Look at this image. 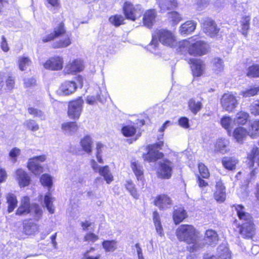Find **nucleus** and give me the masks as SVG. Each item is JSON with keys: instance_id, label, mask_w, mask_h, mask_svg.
<instances>
[{"instance_id": "nucleus-44", "label": "nucleus", "mask_w": 259, "mask_h": 259, "mask_svg": "<svg viewBox=\"0 0 259 259\" xmlns=\"http://www.w3.org/2000/svg\"><path fill=\"white\" fill-rule=\"evenodd\" d=\"M237 160L233 157H224L222 159V164L223 166L227 169L233 170L235 169Z\"/></svg>"}, {"instance_id": "nucleus-17", "label": "nucleus", "mask_w": 259, "mask_h": 259, "mask_svg": "<svg viewBox=\"0 0 259 259\" xmlns=\"http://www.w3.org/2000/svg\"><path fill=\"white\" fill-rule=\"evenodd\" d=\"M190 63L192 65V73L195 76H201L204 70L205 64L200 59H191Z\"/></svg>"}, {"instance_id": "nucleus-20", "label": "nucleus", "mask_w": 259, "mask_h": 259, "mask_svg": "<svg viewBox=\"0 0 259 259\" xmlns=\"http://www.w3.org/2000/svg\"><path fill=\"white\" fill-rule=\"evenodd\" d=\"M30 206L29 198L28 196L23 197L21 200L19 207L16 210V214L19 215H26L29 213Z\"/></svg>"}, {"instance_id": "nucleus-12", "label": "nucleus", "mask_w": 259, "mask_h": 259, "mask_svg": "<svg viewBox=\"0 0 259 259\" xmlns=\"http://www.w3.org/2000/svg\"><path fill=\"white\" fill-rule=\"evenodd\" d=\"M202 27L203 32L210 37L215 36L220 30L215 23L209 18L203 20L202 23Z\"/></svg>"}, {"instance_id": "nucleus-55", "label": "nucleus", "mask_w": 259, "mask_h": 259, "mask_svg": "<svg viewBox=\"0 0 259 259\" xmlns=\"http://www.w3.org/2000/svg\"><path fill=\"white\" fill-rule=\"evenodd\" d=\"M121 132L125 137H131L135 134L136 129L133 126L126 125L122 127Z\"/></svg>"}, {"instance_id": "nucleus-29", "label": "nucleus", "mask_w": 259, "mask_h": 259, "mask_svg": "<svg viewBox=\"0 0 259 259\" xmlns=\"http://www.w3.org/2000/svg\"><path fill=\"white\" fill-rule=\"evenodd\" d=\"M158 3L161 10L163 11L175 9L178 6L176 0H158Z\"/></svg>"}, {"instance_id": "nucleus-35", "label": "nucleus", "mask_w": 259, "mask_h": 259, "mask_svg": "<svg viewBox=\"0 0 259 259\" xmlns=\"http://www.w3.org/2000/svg\"><path fill=\"white\" fill-rule=\"evenodd\" d=\"M218 259H231L229 249L224 244L220 245L217 249Z\"/></svg>"}, {"instance_id": "nucleus-50", "label": "nucleus", "mask_w": 259, "mask_h": 259, "mask_svg": "<svg viewBox=\"0 0 259 259\" xmlns=\"http://www.w3.org/2000/svg\"><path fill=\"white\" fill-rule=\"evenodd\" d=\"M202 104L199 101H195L191 99L189 102V108L190 110L195 114H196L201 108Z\"/></svg>"}, {"instance_id": "nucleus-2", "label": "nucleus", "mask_w": 259, "mask_h": 259, "mask_svg": "<svg viewBox=\"0 0 259 259\" xmlns=\"http://www.w3.org/2000/svg\"><path fill=\"white\" fill-rule=\"evenodd\" d=\"M176 235L179 241L192 244V251L202 247L197 241V232L192 225H181L176 230Z\"/></svg>"}, {"instance_id": "nucleus-3", "label": "nucleus", "mask_w": 259, "mask_h": 259, "mask_svg": "<svg viewBox=\"0 0 259 259\" xmlns=\"http://www.w3.org/2000/svg\"><path fill=\"white\" fill-rule=\"evenodd\" d=\"M158 40L162 45L171 48L177 44L176 37L171 31L165 29L159 30L152 35V39L148 46L150 51L157 49L159 45Z\"/></svg>"}, {"instance_id": "nucleus-62", "label": "nucleus", "mask_w": 259, "mask_h": 259, "mask_svg": "<svg viewBox=\"0 0 259 259\" xmlns=\"http://www.w3.org/2000/svg\"><path fill=\"white\" fill-rule=\"evenodd\" d=\"M94 250V249L93 248H92L90 250L87 251L84 254V258L85 259H99L100 258V254H97L95 255H93L91 254V253L92 251Z\"/></svg>"}, {"instance_id": "nucleus-14", "label": "nucleus", "mask_w": 259, "mask_h": 259, "mask_svg": "<svg viewBox=\"0 0 259 259\" xmlns=\"http://www.w3.org/2000/svg\"><path fill=\"white\" fill-rule=\"evenodd\" d=\"M239 232L244 238H252L255 233V228L253 223H243L240 226Z\"/></svg>"}, {"instance_id": "nucleus-4", "label": "nucleus", "mask_w": 259, "mask_h": 259, "mask_svg": "<svg viewBox=\"0 0 259 259\" xmlns=\"http://www.w3.org/2000/svg\"><path fill=\"white\" fill-rule=\"evenodd\" d=\"M40 181L44 186L49 188V192L44 198V204L49 212L53 213L54 212V207L53 204L54 198L52 197L50 192V189L53 184L52 178L48 174H44L41 177Z\"/></svg>"}, {"instance_id": "nucleus-61", "label": "nucleus", "mask_w": 259, "mask_h": 259, "mask_svg": "<svg viewBox=\"0 0 259 259\" xmlns=\"http://www.w3.org/2000/svg\"><path fill=\"white\" fill-rule=\"evenodd\" d=\"M251 113L254 115H259V100L254 102L250 106Z\"/></svg>"}, {"instance_id": "nucleus-46", "label": "nucleus", "mask_w": 259, "mask_h": 259, "mask_svg": "<svg viewBox=\"0 0 259 259\" xmlns=\"http://www.w3.org/2000/svg\"><path fill=\"white\" fill-rule=\"evenodd\" d=\"M102 246L106 251L113 252L117 249V242L115 240L104 241Z\"/></svg>"}, {"instance_id": "nucleus-48", "label": "nucleus", "mask_w": 259, "mask_h": 259, "mask_svg": "<svg viewBox=\"0 0 259 259\" xmlns=\"http://www.w3.org/2000/svg\"><path fill=\"white\" fill-rule=\"evenodd\" d=\"M259 92V87H253L250 89H246L241 92V95L243 97L246 98L251 97L257 95Z\"/></svg>"}, {"instance_id": "nucleus-64", "label": "nucleus", "mask_w": 259, "mask_h": 259, "mask_svg": "<svg viewBox=\"0 0 259 259\" xmlns=\"http://www.w3.org/2000/svg\"><path fill=\"white\" fill-rule=\"evenodd\" d=\"M98 101L97 96H88L86 98L87 103L91 105H95L97 104Z\"/></svg>"}, {"instance_id": "nucleus-51", "label": "nucleus", "mask_w": 259, "mask_h": 259, "mask_svg": "<svg viewBox=\"0 0 259 259\" xmlns=\"http://www.w3.org/2000/svg\"><path fill=\"white\" fill-rule=\"evenodd\" d=\"M232 122L231 118L229 116H225L222 118L220 123L221 125L227 130L229 134L230 133L232 127L231 124Z\"/></svg>"}, {"instance_id": "nucleus-25", "label": "nucleus", "mask_w": 259, "mask_h": 259, "mask_svg": "<svg viewBox=\"0 0 259 259\" xmlns=\"http://www.w3.org/2000/svg\"><path fill=\"white\" fill-rule=\"evenodd\" d=\"M235 209L239 219L241 220L243 223L252 222V217L248 213L244 211V207L242 205H237L235 206Z\"/></svg>"}, {"instance_id": "nucleus-11", "label": "nucleus", "mask_w": 259, "mask_h": 259, "mask_svg": "<svg viewBox=\"0 0 259 259\" xmlns=\"http://www.w3.org/2000/svg\"><path fill=\"white\" fill-rule=\"evenodd\" d=\"M64 60L62 57L56 56L50 58L44 64V67L53 71H58L62 69Z\"/></svg>"}, {"instance_id": "nucleus-60", "label": "nucleus", "mask_w": 259, "mask_h": 259, "mask_svg": "<svg viewBox=\"0 0 259 259\" xmlns=\"http://www.w3.org/2000/svg\"><path fill=\"white\" fill-rule=\"evenodd\" d=\"M126 189L129 191L131 194L135 198H138V194L135 188L134 185L132 182L127 181L125 185Z\"/></svg>"}, {"instance_id": "nucleus-32", "label": "nucleus", "mask_w": 259, "mask_h": 259, "mask_svg": "<svg viewBox=\"0 0 259 259\" xmlns=\"http://www.w3.org/2000/svg\"><path fill=\"white\" fill-rule=\"evenodd\" d=\"M80 144L85 152L90 153L92 151L93 141L90 136H84L81 139Z\"/></svg>"}, {"instance_id": "nucleus-57", "label": "nucleus", "mask_w": 259, "mask_h": 259, "mask_svg": "<svg viewBox=\"0 0 259 259\" xmlns=\"http://www.w3.org/2000/svg\"><path fill=\"white\" fill-rule=\"evenodd\" d=\"M28 111L30 114L33 115L34 117L40 118L41 119L45 118L44 113L40 110L30 107L28 109Z\"/></svg>"}, {"instance_id": "nucleus-18", "label": "nucleus", "mask_w": 259, "mask_h": 259, "mask_svg": "<svg viewBox=\"0 0 259 259\" xmlns=\"http://www.w3.org/2000/svg\"><path fill=\"white\" fill-rule=\"evenodd\" d=\"M15 178L20 187L28 186L30 181L28 175L21 168L18 169L15 172Z\"/></svg>"}, {"instance_id": "nucleus-7", "label": "nucleus", "mask_w": 259, "mask_h": 259, "mask_svg": "<svg viewBox=\"0 0 259 259\" xmlns=\"http://www.w3.org/2000/svg\"><path fill=\"white\" fill-rule=\"evenodd\" d=\"M83 103V100L80 97L69 103L68 115L70 118L73 119L79 118L82 112Z\"/></svg>"}, {"instance_id": "nucleus-19", "label": "nucleus", "mask_w": 259, "mask_h": 259, "mask_svg": "<svg viewBox=\"0 0 259 259\" xmlns=\"http://www.w3.org/2000/svg\"><path fill=\"white\" fill-rule=\"evenodd\" d=\"M154 204L160 209H165L170 207L172 205V200L167 195L162 194L156 197Z\"/></svg>"}, {"instance_id": "nucleus-13", "label": "nucleus", "mask_w": 259, "mask_h": 259, "mask_svg": "<svg viewBox=\"0 0 259 259\" xmlns=\"http://www.w3.org/2000/svg\"><path fill=\"white\" fill-rule=\"evenodd\" d=\"M66 30L64 24L60 23L54 29L53 32L44 36L42 38V41L44 42H47L54 40L55 38L62 36L65 33Z\"/></svg>"}, {"instance_id": "nucleus-1", "label": "nucleus", "mask_w": 259, "mask_h": 259, "mask_svg": "<svg viewBox=\"0 0 259 259\" xmlns=\"http://www.w3.org/2000/svg\"><path fill=\"white\" fill-rule=\"evenodd\" d=\"M181 51L187 50L191 55L201 56L206 53L208 46L198 36H193L179 42Z\"/></svg>"}, {"instance_id": "nucleus-59", "label": "nucleus", "mask_w": 259, "mask_h": 259, "mask_svg": "<svg viewBox=\"0 0 259 259\" xmlns=\"http://www.w3.org/2000/svg\"><path fill=\"white\" fill-rule=\"evenodd\" d=\"M24 125L28 130L33 132L36 131L39 129L38 124L33 120H26L24 123Z\"/></svg>"}, {"instance_id": "nucleus-30", "label": "nucleus", "mask_w": 259, "mask_h": 259, "mask_svg": "<svg viewBox=\"0 0 259 259\" xmlns=\"http://www.w3.org/2000/svg\"><path fill=\"white\" fill-rule=\"evenodd\" d=\"M248 158L250 160V167H253L254 163L259 166V150L257 147H253L248 154Z\"/></svg>"}, {"instance_id": "nucleus-40", "label": "nucleus", "mask_w": 259, "mask_h": 259, "mask_svg": "<svg viewBox=\"0 0 259 259\" xmlns=\"http://www.w3.org/2000/svg\"><path fill=\"white\" fill-rule=\"evenodd\" d=\"M249 117L247 113L244 111L239 112L234 119V122L235 124L244 125L247 122Z\"/></svg>"}, {"instance_id": "nucleus-24", "label": "nucleus", "mask_w": 259, "mask_h": 259, "mask_svg": "<svg viewBox=\"0 0 259 259\" xmlns=\"http://www.w3.org/2000/svg\"><path fill=\"white\" fill-rule=\"evenodd\" d=\"M218 240V235L215 231L211 229L206 231L203 239L205 244L210 245L216 244Z\"/></svg>"}, {"instance_id": "nucleus-41", "label": "nucleus", "mask_w": 259, "mask_h": 259, "mask_svg": "<svg viewBox=\"0 0 259 259\" xmlns=\"http://www.w3.org/2000/svg\"><path fill=\"white\" fill-rule=\"evenodd\" d=\"M32 62L30 59L25 56H20L18 60L19 68L21 71H24L31 65Z\"/></svg>"}, {"instance_id": "nucleus-28", "label": "nucleus", "mask_w": 259, "mask_h": 259, "mask_svg": "<svg viewBox=\"0 0 259 259\" xmlns=\"http://www.w3.org/2000/svg\"><path fill=\"white\" fill-rule=\"evenodd\" d=\"M248 135L252 138L259 136V120H252L249 122Z\"/></svg>"}, {"instance_id": "nucleus-23", "label": "nucleus", "mask_w": 259, "mask_h": 259, "mask_svg": "<svg viewBox=\"0 0 259 259\" xmlns=\"http://www.w3.org/2000/svg\"><path fill=\"white\" fill-rule=\"evenodd\" d=\"M156 13L154 10H149L144 14L143 24L147 27H151L155 21Z\"/></svg>"}, {"instance_id": "nucleus-34", "label": "nucleus", "mask_w": 259, "mask_h": 259, "mask_svg": "<svg viewBox=\"0 0 259 259\" xmlns=\"http://www.w3.org/2000/svg\"><path fill=\"white\" fill-rule=\"evenodd\" d=\"M63 132L68 135H72L78 130V126L75 122H67L62 124Z\"/></svg>"}, {"instance_id": "nucleus-54", "label": "nucleus", "mask_w": 259, "mask_h": 259, "mask_svg": "<svg viewBox=\"0 0 259 259\" xmlns=\"http://www.w3.org/2000/svg\"><path fill=\"white\" fill-rule=\"evenodd\" d=\"M108 96V93L106 88L103 86L102 89L100 88V93L97 94V99L100 102L104 103L106 100Z\"/></svg>"}, {"instance_id": "nucleus-47", "label": "nucleus", "mask_w": 259, "mask_h": 259, "mask_svg": "<svg viewBox=\"0 0 259 259\" xmlns=\"http://www.w3.org/2000/svg\"><path fill=\"white\" fill-rule=\"evenodd\" d=\"M71 42L70 37L67 35L64 39L60 40L59 41L54 42L52 46L54 48H62L68 47L71 44Z\"/></svg>"}, {"instance_id": "nucleus-63", "label": "nucleus", "mask_w": 259, "mask_h": 259, "mask_svg": "<svg viewBox=\"0 0 259 259\" xmlns=\"http://www.w3.org/2000/svg\"><path fill=\"white\" fill-rule=\"evenodd\" d=\"M179 125L184 128L189 127V119L185 117H182L179 120Z\"/></svg>"}, {"instance_id": "nucleus-5", "label": "nucleus", "mask_w": 259, "mask_h": 259, "mask_svg": "<svg viewBox=\"0 0 259 259\" xmlns=\"http://www.w3.org/2000/svg\"><path fill=\"white\" fill-rule=\"evenodd\" d=\"M238 103L236 97L231 93L224 94L221 99V105L223 110L229 113L235 110Z\"/></svg>"}, {"instance_id": "nucleus-42", "label": "nucleus", "mask_w": 259, "mask_h": 259, "mask_svg": "<svg viewBox=\"0 0 259 259\" xmlns=\"http://www.w3.org/2000/svg\"><path fill=\"white\" fill-rule=\"evenodd\" d=\"M98 172L104 177V180L107 184H109L113 181V176L110 172L108 166L100 167Z\"/></svg>"}, {"instance_id": "nucleus-36", "label": "nucleus", "mask_w": 259, "mask_h": 259, "mask_svg": "<svg viewBox=\"0 0 259 259\" xmlns=\"http://www.w3.org/2000/svg\"><path fill=\"white\" fill-rule=\"evenodd\" d=\"M229 143L228 140L225 139H219L215 145V149L223 154L226 153L229 151Z\"/></svg>"}, {"instance_id": "nucleus-31", "label": "nucleus", "mask_w": 259, "mask_h": 259, "mask_svg": "<svg viewBox=\"0 0 259 259\" xmlns=\"http://www.w3.org/2000/svg\"><path fill=\"white\" fill-rule=\"evenodd\" d=\"M187 217V213L183 208H178L174 210L173 219L176 224L182 222Z\"/></svg>"}, {"instance_id": "nucleus-26", "label": "nucleus", "mask_w": 259, "mask_h": 259, "mask_svg": "<svg viewBox=\"0 0 259 259\" xmlns=\"http://www.w3.org/2000/svg\"><path fill=\"white\" fill-rule=\"evenodd\" d=\"M247 135H248V131L241 126L236 128L233 133V137L239 143H242Z\"/></svg>"}, {"instance_id": "nucleus-15", "label": "nucleus", "mask_w": 259, "mask_h": 259, "mask_svg": "<svg viewBox=\"0 0 259 259\" xmlns=\"http://www.w3.org/2000/svg\"><path fill=\"white\" fill-rule=\"evenodd\" d=\"M82 62L80 60H75L69 62L65 67L64 73L65 74H72L76 72H80L83 70Z\"/></svg>"}, {"instance_id": "nucleus-37", "label": "nucleus", "mask_w": 259, "mask_h": 259, "mask_svg": "<svg viewBox=\"0 0 259 259\" xmlns=\"http://www.w3.org/2000/svg\"><path fill=\"white\" fill-rule=\"evenodd\" d=\"M250 18L249 16H244L242 18L240 21V32L245 36L246 37L248 33V31L250 27Z\"/></svg>"}, {"instance_id": "nucleus-49", "label": "nucleus", "mask_w": 259, "mask_h": 259, "mask_svg": "<svg viewBox=\"0 0 259 259\" xmlns=\"http://www.w3.org/2000/svg\"><path fill=\"white\" fill-rule=\"evenodd\" d=\"M246 75L249 77H259V65L250 66L247 70Z\"/></svg>"}, {"instance_id": "nucleus-38", "label": "nucleus", "mask_w": 259, "mask_h": 259, "mask_svg": "<svg viewBox=\"0 0 259 259\" xmlns=\"http://www.w3.org/2000/svg\"><path fill=\"white\" fill-rule=\"evenodd\" d=\"M132 168L138 181H143V167L137 161H133L131 163Z\"/></svg>"}, {"instance_id": "nucleus-27", "label": "nucleus", "mask_w": 259, "mask_h": 259, "mask_svg": "<svg viewBox=\"0 0 259 259\" xmlns=\"http://www.w3.org/2000/svg\"><path fill=\"white\" fill-rule=\"evenodd\" d=\"M38 226L34 223L28 221L23 223V231L26 235H34L38 232Z\"/></svg>"}, {"instance_id": "nucleus-33", "label": "nucleus", "mask_w": 259, "mask_h": 259, "mask_svg": "<svg viewBox=\"0 0 259 259\" xmlns=\"http://www.w3.org/2000/svg\"><path fill=\"white\" fill-rule=\"evenodd\" d=\"M29 213L35 220L38 221L41 218L42 210L38 204L33 203L31 205Z\"/></svg>"}, {"instance_id": "nucleus-16", "label": "nucleus", "mask_w": 259, "mask_h": 259, "mask_svg": "<svg viewBox=\"0 0 259 259\" xmlns=\"http://www.w3.org/2000/svg\"><path fill=\"white\" fill-rule=\"evenodd\" d=\"M77 89V85L73 81L66 80L61 84L59 92L63 95H69L74 93Z\"/></svg>"}, {"instance_id": "nucleus-8", "label": "nucleus", "mask_w": 259, "mask_h": 259, "mask_svg": "<svg viewBox=\"0 0 259 259\" xmlns=\"http://www.w3.org/2000/svg\"><path fill=\"white\" fill-rule=\"evenodd\" d=\"M163 146V142L159 141L158 143L149 145V151L147 154L144 156L145 160L151 162L154 161L158 159H160L163 157V154L159 152L157 149H161Z\"/></svg>"}, {"instance_id": "nucleus-22", "label": "nucleus", "mask_w": 259, "mask_h": 259, "mask_svg": "<svg viewBox=\"0 0 259 259\" xmlns=\"http://www.w3.org/2000/svg\"><path fill=\"white\" fill-rule=\"evenodd\" d=\"M196 26V23L193 21H187L180 26L179 33L182 35L189 34L194 31Z\"/></svg>"}, {"instance_id": "nucleus-9", "label": "nucleus", "mask_w": 259, "mask_h": 259, "mask_svg": "<svg viewBox=\"0 0 259 259\" xmlns=\"http://www.w3.org/2000/svg\"><path fill=\"white\" fill-rule=\"evenodd\" d=\"M172 167V163L168 160L159 161L157 171L158 177L162 179H169L171 176Z\"/></svg>"}, {"instance_id": "nucleus-53", "label": "nucleus", "mask_w": 259, "mask_h": 259, "mask_svg": "<svg viewBox=\"0 0 259 259\" xmlns=\"http://www.w3.org/2000/svg\"><path fill=\"white\" fill-rule=\"evenodd\" d=\"M21 150L20 149L15 147L9 152V156L10 160L13 163L17 160V157L20 155Z\"/></svg>"}, {"instance_id": "nucleus-45", "label": "nucleus", "mask_w": 259, "mask_h": 259, "mask_svg": "<svg viewBox=\"0 0 259 259\" xmlns=\"http://www.w3.org/2000/svg\"><path fill=\"white\" fill-rule=\"evenodd\" d=\"M167 15L168 20L172 25L178 24L182 20L181 15L176 11L169 12Z\"/></svg>"}, {"instance_id": "nucleus-10", "label": "nucleus", "mask_w": 259, "mask_h": 259, "mask_svg": "<svg viewBox=\"0 0 259 259\" xmlns=\"http://www.w3.org/2000/svg\"><path fill=\"white\" fill-rule=\"evenodd\" d=\"M46 159V156L45 155L30 158L27 164L28 168L35 175L40 174L42 172L43 168L38 162H43Z\"/></svg>"}, {"instance_id": "nucleus-58", "label": "nucleus", "mask_w": 259, "mask_h": 259, "mask_svg": "<svg viewBox=\"0 0 259 259\" xmlns=\"http://www.w3.org/2000/svg\"><path fill=\"white\" fill-rule=\"evenodd\" d=\"M198 169L199 173L203 178L207 179L209 176V172L208 168L202 163L198 164Z\"/></svg>"}, {"instance_id": "nucleus-52", "label": "nucleus", "mask_w": 259, "mask_h": 259, "mask_svg": "<svg viewBox=\"0 0 259 259\" xmlns=\"http://www.w3.org/2000/svg\"><path fill=\"white\" fill-rule=\"evenodd\" d=\"M110 22L115 26H118L123 24V17L120 15L112 16L109 19Z\"/></svg>"}, {"instance_id": "nucleus-56", "label": "nucleus", "mask_w": 259, "mask_h": 259, "mask_svg": "<svg viewBox=\"0 0 259 259\" xmlns=\"http://www.w3.org/2000/svg\"><path fill=\"white\" fill-rule=\"evenodd\" d=\"M224 65L222 60L219 58H215L213 60V69L217 73H218L223 70Z\"/></svg>"}, {"instance_id": "nucleus-43", "label": "nucleus", "mask_w": 259, "mask_h": 259, "mask_svg": "<svg viewBox=\"0 0 259 259\" xmlns=\"http://www.w3.org/2000/svg\"><path fill=\"white\" fill-rule=\"evenodd\" d=\"M153 220L157 233L159 236H163L164 235L163 229L161 224L159 215L157 211L153 212Z\"/></svg>"}, {"instance_id": "nucleus-39", "label": "nucleus", "mask_w": 259, "mask_h": 259, "mask_svg": "<svg viewBox=\"0 0 259 259\" xmlns=\"http://www.w3.org/2000/svg\"><path fill=\"white\" fill-rule=\"evenodd\" d=\"M7 203H8V211L9 213L12 212L17 205L16 196L12 193H9L6 196Z\"/></svg>"}, {"instance_id": "nucleus-6", "label": "nucleus", "mask_w": 259, "mask_h": 259, "mask_svg": "<svg viewBox=\"0 0 259 259\" xmlns=\"http://www.w3.org/2000/svg\"><path fill=\"white\" fill-rule=\"evenodd\" d=\"M123 10L126 18L133 21L140 18L142 14L140 5L134 6L130 2L124 3Z\"/></svg>"}, {"instance_id": "nucleus-21", "label": "nucleus", "mask_w": 259, "mask_h": 259, "mask_svg": "<svg viewBox=\"0 0 259 259\" xmlns=\"http://www.w3.org/2000/svg\"><path fill=\"white\" fill-rule=\"evenodd\" d=\"M215 187L216 191L214 193V199L218 202H224L226 199L225 188L221 180L217 182Z\"/></svg>"}]
</instances>
